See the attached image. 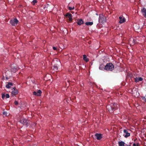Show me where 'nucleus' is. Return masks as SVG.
I'll return each mask as SVG.
<instances>
[{
	"mask_svg": "<svg viewBox=\"0 0 146 146\" xmlns=\"http://www.w3.org/2000/svg\"><path fill=\"white\" fill-rule=\"evenodd\" d=\"M65 16L66 17L68 18L69 19V21L70 22L72 21V15L70 13H67L66 14Z\"/></svg>",
	"mask_w": 146,
	"mask_h": 146,
	"instance_id": "39448f33",
	"label": "nucleus"
},
{
	"mask_svg": "<svg viewBox=\"0 0 146 146\" xmlns=\"http://www.w3.org/2000/svg\"><path fill=\"white\" fill-rule=\"evenodd\" d=\"M6 112H3V114H4V115H5V114H6Z\"/></svg>",
	"mask_w": 146,
	"mask_h": 146,
	"instance_id": "473e14b6",
	"label": "nucleus"
},
{
	"mask_svg": "<svg viewBox=\"0 0 146 146\" xmlns=\"http://www.w3.org/2000/svg\"><path fill=\"white\" fill-rule=\"evenodd\" d=\"M136 42L135 40L133 38H131L130 39L129 43L132 44H134Z\"/></svg>",
	"mask_w": 146,
	"mask_h": 146,
	"instance_id": "2eb2a0df",
	"label": "nucleus"
},
{
	"mask_svg": "<svg viewBox=\"0 0 146 146\" xmlns=\"http://www.w3.org/2000/svg\"><path fill=\"white\" fill-rule=\"evenodd\" d=\"M18 22L19 21L17 19H15L13 20H11L10 21V23L13 26L17 25Z\"/></svg>",
	"mask_w": 146,
	"mask_h": 146,
	"instance_id": "20e7f679",
	"label": "nucleus"
},
{
	"mask_svg": "<svg viewBox=\"0 0 146 146\" xmlns=\"http://www.w3.org/2000/svg\"><path fill=\"white\" fill-rule=\"evenodd\" d=\"M5 97L7 98H9V95L8 94H6L5 95Z\"/></svg>",
	"mask_w": 146,
	"mask_h": 146,
	"instance_id": "393cba45",
	"label": "nucleus"
},
{
	"mask_svg": "<svg viewBox=\"0 0 146 146\" xmlns=\"http://www.w3.org/2000/svg\"><path fill=\"white\" fill-rule=\"evenodd\" d=\"M4 78V75H3V78Z\"/></svg>",
	"mask_w": 146,
	"mask_h": 146,
	"instance_id": "f704fd0d",
	"label": "nucleus"
},
{
	"mask_svg": "<svg viewBox=\"0 0 146 146\" xmlns=\"http://www.w3.org/2000/svg\"><path fill=\"white\" fill-rule=\"evenodd\" d=\"M77 21V23L78 25H81L82 24L84 23L82 19H78Z\"/></svg>",
	"mask_w": 146,
	"mask_h": 146,
	"instance_id": "4468645a",
	"label": "nucleus"
},
{
	"mask_svg": "<svg viewBox=\"0 0 146 146\" xmlns=\"http://www.w3.org/2000/svg\"><path fill=\"white\" fill-rule=\"evenodd\" d=\"M106 108L110 112H112L113 111L111 104L110 105H108L106 106Z\"/></svg>",
	"mask_w": 146,
	"mask_h": 146,
	"instance_id": "0eeeda50",
	"label": "nucleus"
},
{
	"mask_svg": "<svg viewBox=\"0 0 146 146\" xmlns=\"http://www.w3.org/2000/svg\"><path fill=\"white\" fill-rule=\"evenodd\" d=\"M95 136L96 137V139L98 140H100L102 138V135L101 134L96 133Z\"/></svg>",
	"mask_w": 146,
	"mask_h": 146,
	"instance_id": "9b49d317",
	"label": "nucleus"
},
{
	"mask_svg": "<svg viewBox=\"0 0 146 146\" xmlns=\"http://www.w3.org/2000/svg\"><path fill=\"white\" fill-rule=\"evenodd\" d=\"M16 105H18V102L16 101H15L14 103Z\"/></svg>",
	"mask_w": 146,
	"mask_h": 146,
	"instance_id": "a878e982",
	"label": "nucleus"
},
{
	"mask_svg": "<svg viewBox=\"0 0 146 146\" xmlns=\"http://www.w3.org/2000/svg\"><path fill=\"white\" fill-rule=\"evenodd\" d=\"M143 78L141 77H136L135 78V81L136 83L139 82V81H142Z\"/></svg>",
	"mask_w": 146,
	"mask_h": 146,
	"instance_id": "ddd939ff",
	"label": "nucleus"
},
{
	"mask_svg": "<svg viewBox=\"0 0 146 146\" xmlns=\"http://www.w3.org/2000/svg\"><path fill=\"white\" fill-rule=\"evenodd\" d=\"M29 121L27 119L22 118L21 119L20 121L21 123L23 124L24 125H25L26 127H27L29 125Z\"/></svg>",
	"mask_w": 146,
	"mask_h": 146,
	"instance_id": "7ed1b4c3",
	"label": "nucleus"
},
{
	"mask_svg": "<svg viewBox=\"0 0 146 146\" xmlns=\"http://www.w3.org/2000/svg\"><path fill=\"white\" fill-rule=\"evenodd\" d=\"M112 107H113V111L117 109L118 106L117 104V103H114L113 104H111Z\"/></svg>",
	"mask_w": 146,
	"mask_h": 146,
	"instance_id": "6e6552de",
	"label": "nucleus"
},
{
	"mask_svg": "<svg viewBox=\"0 0 146 146\" xmlns=\"http://www.w3.org/2000/svg\"><path fill=\"white\" fill-rule=\"evenodd\" d=\"M141 11L143 15L146 18V9L144 7H143L141 9Z\"/></svg>",
	"mask_w": 146,
	"mask_h": 146,
	"instance_id": "f8f14e48",
	"label": "nucleus"
},
{
	"mask_svg": "<svg viewBox=\"0 0 146 146\" xmlns=\"http://www.w3.org/2000/svg\"><path fill=\"white\" fill-rule=\"evenodd\" d=\"M125 146H131V145H128L127 144H126Z\"/></svg>",
	"mask_w": 146,
	"mask_h": 146,
	"instance_id": "2f4dec72",
	"label": "nucleus"
},
{
	"mask_svg": "<svg viewBox=\"0 0 146 146\" xmlns=\"http://www.w3.org/2000/svg\"><path fill=\"white\" fill-rule=\"evenodd\" d=\"M14 90H13L11 92L12 95L13 96H14L18 93V91L17 90H16V88L14 87L13 88Z\"/></svg>",
	"mask_w": 146,
	"mask_h": 146,
	"instance_id": "1a4fd4ad",
	"label": "nucleus"
},
{
	"mask_svg": "<svg viewBox=\"0 0 146 146\" xmlns=\"http://www.w3.org/2000/svg\"><path fill=\"white\" fill-rule=\"evenodd\" d=\"M5 78H6V79H7V80H8V77L6 75L5 76Z\"/></svg>",
	"mask_w": 146,
	"mask_h": 146,
	"instance_id": "c756f323",
	"label": "nucleus"
},
{
	"mask_svg": "<svg viewBox=\"0 0 146 146\" xmlns=\"http://www.w3.org/2000/svg\"><path fill=\"white\" fill-rule=\"evenodd\" d=\"M93 24L92 22H86L85 23V24L87 25H92Z\"/></svg>",
	"mask_w": 146,
	"mask_h": 146,
	"instance_id": "aec40b11",
	"label": "nucleus"
},
{
	"mask_svg": "<svg viewBox=\"0 0 146 146\" xmlns=\"http://www.w3.org/2000/svg\"><path fill=\"white\" fill-rule=\"evenodd\" d=\"M68 9L70 10H71L74 9V7H68Z\"/></svg>",
	"mask_w": 146,
	"mask_h": 146,
	"instance_id": "5701e85b",
	"label": "nucleus"
},
{
	"mask_svg": "<svg viewBox=\"0 0 146 146\" xmlns=\"http://www.w3.org/2000/svg\"><path fill=\"white\" fill-rule=\"evenodd\" d=\"M83 60H85L86 62H88L89 61L88 59L87 58V56L86 55H84L83 56Z\"/></svg>",
	"mask_w": 146,
	"mask_h": 146,
	"instance_id": "a211bd4d",
	"label": "nucleus"
},
{
	"mask_svg": "<svg viewBox=\"0 0 146 146\" xmlns=\"http://www.w3.org/2000/svg\"><path fill=\"white\" fill-rule=\"evenodd\" d=\"M119 23L120 24L122 23L125 21V17H123V16H121L119 17Z\"/></svg>",
	"mask_w": 146,
	"mask_h": 146,
	"instance_id": "423d86ee",
	"label": "nucleus"
},
{
	"mask_svg": "<svg viewBox=\"0 0 146 146\" xmlns=\"http://www.w3.org/2000/svg\"><path fill=\"white\" fill-rule=\"evenodd\" d=\"M133 146H136V144L135 143H134L133 144Z\"/></svg>",
	"mask_w": 146,
	"mask_h": 146,
	"instance_id": "7c9ffc66",
	"label": "nucleus"
},
{
	"mask_svg": "<svg viewBox=\"0 0 146 146\" xmlns=\"http://www.w3.org/2000/svg\"><path fill=\"white\" fill-rule=\"evenodd\" d=\"M114 68V66L113 64L111 63H107L105 66L104 69L106 70L111 71Z\"/></svg>",
	"mask_w": 146,
	"mask_h": 146,
	"instance_id": "f257e3e1",
	"label": "nucleus"
},
{
	"mask_svg": "<svg viewBox=\"0 0 146 146\" xmlns=\"http://www.w3.org/2000/svg\"><path fill=\"white\" fill-rule=\"evenodd\" d=\"M99 22L103 24L106 22V16L101 14L100 15L99 18Z\"/></svg>",
	"mask_w": 146,
	"mask_h": 146,
	"instance_id": "f03ea898",
	"label": "nucleus"
},
{
	"mask_svg": "<svg viewBox=\"0 0 146 146\" xmlns=\"http://www.w3.org/2000/svg\"><path fill=\"white\" fill-rule=\"evenodd\" d=\"M5 96V95L4 94H2V98L3 99Z\"/></svg>",
	"mask_w": 146,
	"mask_h": 146,
	"instance_id": "b1692460",
	"label": "nucleus"
},
{
	"mask_svg": "<svg viewBox=\"0 0 146 146\" xmlns=\"http://www.w3.org/2000/svg\"><path fill=\"white\" fill-rule=\"evenodd\" d=\"M104 66L103 64H101L99 67V68L100 70H103L104 69Z\"/></svg>",
	"mask_w": 146,
	"mask_h": 146,
	"instance_id": "4be33fe9",
	"label": "nucleus"
},
{
	"mask_svg": "<svg viewBox=\"0 0 146 146\" xmlns=\"http://www.w3.org/2000/svg\"><path fill=\"white\" fill-rule=\"evenodd\" d=\"M58 63L59 64H60V62H58Z\"/></svg>",
	"mask_w": 146,
	"mask_h": 146,
	"instance_id": "c9c22d12",
	"label": "nucleus"
},
{
	"mask_svg": "<svg viewBox=\"0 0 146 146\" xmlns=\"http://www.w3.org/2000/svg\"><path fill=\"white\" fill-rule=\"evenodd\" d=\"M53 49L54 50H56V49H57L54 46H53Z\"/></svg>",
	"mask_w": 146,
	"mask_h": 146,
	"instance_id": "c85d7f7f",
	"label": "nucleus"
},
{
	"mask_svg": "<svg viewBox=\"0 0 146 146\" xmlns=\"http://www.w3.org/2000/svg\"><path fill=\"white\" fill-rule=\"evenodd\" d=\"M123 132L126 134L125 135H123L125 137L127 138L130 136V133L128 132V131L126 129H124Z\"/></svg>",
	"mask_w": 146,
	"mask_h": 146,
	"instance_id": "9d476101",
	"label": "nucleus"
},
{
	"mask_svg": "<svg viewBox=\"0 0 146 146\" xmlns=\"http://www.w3.org/2000/svg\"><path fill=\"white\" fill-rule=\"evenodd\" d=\"M36 92V96H40L42 93V91L40 90H38Z\"/></svg>",
	"mask_w": 146,
	"mask_h": 146,
	"instance_id": "412c9836",
	"label": "nucleus"
},
{
	"mask_svg": "<svg viewBox=\"0 0 146 146\" xmlns=\"http://www.w3.org/2000/svg\"><path fill=\"white\" fill-rule=\"evenodd\" d=\"M33 94L34 95L36 96V92L35 91L33 92Z\"/></svg>",
	"mask_w": 146,
	"mask_h": 146,
	"instance_id": "cd10ccee",
	"label": "nucleus"
},
{
	"mask_svg": "<svg viewBox=\"0 0 146 146\" xmlns=\"http://www.w3.org/2000/svg\"><path fill=\"white\" fill-rule=\"evenodd\" d=\"M139 143H137L136 144V146H139Z\"/></svg>",
	"mask_w": 146,
	"mask_h": 146,
	"instance_id": "72a5a7b5",
	"label": "nucleus"
},
{
	"mask_svg": "<svg viewBox=\"0 0 146 146\" xmlns=\"http://www.w3.org/2000/svg\"><path fill=\"white\" fill-rule=\"evenodd\" d=\"M53 69L57 71L58 70V66L57 64L55 65L53 67Z\"/></svg>",
	"mask_w": 146,
	"mask_h": 146,
	"instance_id": "6ab92c4d",
	"label": "nucleus"
},
{
	"mask_svg": "<svg viewBox=\"0 0 146 146\" xmlns=\"http://www.w3.org/2000/svg\"><path fill=\"white\" fill-rule=\"evenodd\" d=\"M33 2L34 4H35L37 2V1L36 0H34L33 1Z\"/></svg>",
	"mask_w": 146,
	"mask_h": 146,
	"instance_id": "bb28decb",
	"label": "nucleus"
},
{
	"mask_svg": "<svg viewBox=\"0 0 146 146\" xmlns=\"http://www.w3.org/2000/svg\"><path fill=\"white\" fill-rule=\"evenodd\" d=\"M125 143L123 141H119L118 142V144L119 146H124Z\"/></svg>",
	"mask_w": 146,
	"mask_h": 146,
	"instance_id": "f3484780",
	"label": "nucleus"
},
{
	"mask_svg": "<svg viewBox=\"0 0 146 146\" xmlns=\"http://www.w3.org/2000/svg\"><path fill=\"white\" fill-rule=\"evenodd\" d=\"M7 84L6 85V87L8 88H10L11 86L13 85V83L10 82H8L7 83Z\"/></svg>",
	"mask_w": 146,
	"mask_h": 146,
	"instance_id": "dca6fc26",
	"label": "nucleus"
}]
</instances>
